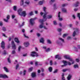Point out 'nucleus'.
I'll return each mask as SVG.
<instances>
[{"label": "nucleus", "mask_w": 80, "mask_h": 80, "mask_svg": "<svg viewBox=\"0 0 80 80\" xmlns=\"http://www.w3.org/2000/svg\"><path fill=\"white\" fill-rule=\"evenodd\" d=\"M18 15L20 16L24 17H25V16L27 15V13H26V11H22V9H19L18 11Z\"/></svg>", "instance_id": "1"}, {"label": "nucleus", "mask_w": 80, "mask_h": 80, "mask_svg": "<svg viewBox=\"0 0 80 80\" xmlns=\"http://www.w3.org/2000/svg\"><path fill=\"white\" fill-rule=\"evenodd\" d=\"M64 58L67 60H68L70 62H72V64H73L75 62V61L73 59V58H70V57L68 55H65L64 56Z\"/></svg>", "instance_id": "2"}, {"label": "nucleus", "mask_w": 80, "mask_h": 80, "mask_svg": "<svg viewBox=\"0 0 80 80\" xmlns=\"http://www.w3.org/2000/svg\"><path fill=\"white\" fill-rule=\"evenodd\" d=\"M72 29L74 31L72 33V37H75V35H77V33H78V28H73Z\"/></svg>", "instance_id": "3"}, {"label": "nucleus", "mask_w": 80, "mask_h": 80, "mask_svg": "<svg viewBox=\"0 0 80 80\" xmlns=\"http://www.w3.org/2000/svg\"><path fill=\"white\" fill-rule=\"evenodd\" d=\"M58 39L59 40H60V41H61L62 42V43L58 41H56V43L58 45H63V43H65V41H64V39L62 38H59Z\"/></svg>", "instance_id": "4"}, {"label": "nucleus", "mask_w": 80, "mask_h": 80, "mask_svg": "<svg viewBox=\"0 0 80 80\" xmlns=\"http://www.w3.org/2000/svg\"><path fill=\"white\" fill-rule=\"evenodd\" d=\"M62 63H64V65H62V67H65V66L67 65V64L68 65H71L72 64V63H71L69 62H67L66 61H63Z\"/></svg>", "instance_id": "5"}, {"label": "nucleus", "mask_w": 80, "mask_h": 80, "mask_svg": "<svg viewBox=\"0 0 80 80\" xmlns=\"http://www.w3.org/2000/svg\"><path fill=\"white\" fill-rule=\"evenodd\" d=\"M39 22L40 23H41V24L39 26V28H43V27L44 26H43V25H44V23H43V22H44V21L40 20Z\"/></svg>", "instance_id": "6"}, {"label": "nucleus", "mask_w": 80, "mask_h": 80, "mask_svg": "<svg viewBox=\"0 0 80 80\" xmlns=\"http://www.w3.org/2000/svg\"><path fill=\"white\" fill-rule=\"evenodd\" d=\"M0 78H2L5 79L6 78H8V77L6 74H0Z\"/></svg>", "instance_id": "7"}, {"label": "nucleus", "mask_w": 80, "mask_h": 80, "mask_svg": "<svg viewBox=\"0 0 80 80\" xmlns=\"http://www.w3.org/2000/svg\"><path fill=\"white\" fill-rule=\"evenodd\" d=\"M12 49H14V50L16 49V45L14 43V42L13 41H12Z\"/></svg>", "instance_id": "8"}, {"label": "nucleus", "mask_w": 80, "mask_h": 80, "mask_svg": "<svg viewBox=\"0 0 80 80\" xmlns=\"http://www.w3.org/2000/svg\"><path fill=\"white\" fill-rule=\"evenodd\" d=\"M5 43L4 42L2 41L1 43V48H2V49H4L5 48Z\"/></svg>", "instance_id": "9"}, {"label": "nucleus", "mask_w": 80, "mask_h": 80, "mask_svg": "<svg viewBox=\"0 0 80 80\" xmlns=\"http://www.w3.org/2000/svg\"><path fill=\"white\" fill-rule=\"evenodd\" d=\"M30 24L32 26L33 25L35 24V22L33 20H30Z\"/></svg>", "instance_id": "10"}, {"label": "nucleus", "mask_w": 80, "mask_h": 80, "mask_svg": "<svg viewBox=\"0 0 80 80\" xmlns=\"http://www.w3.org/2000/svg\"><path fill=\"white\" fill-rule=\"evenodd\" d=\"M44 38H41V39L40 40V43H42L43 44L44 43Z\"/></svg>", "instance_id": "11"}, {"label": "nucleus", "mask_w": 80, "mask_h": 80, "mask_svg": "<svg viewBox=\"0 0 80 80\" xmlns=\"http://www.w3.org/2000/svg\"><path fill=\"white\" fill-rule=\"evenodd\" d=\"M24 45L25 47H28L29 45V43L28 42H25L24 43Z\"/></svg>", "instance_id": "12"}, {"label": "nucleus", "mask_w": 80, "mask_h": 80, "mask_svg": "<svg viewBox=\"0 0 80 80\" xmlns=\"http://www.w3.org/2000/svg\"><path fill=\"white\" fill-rule=\"evenodd\" d=\"M31 76L32 78H35L36 76V73L35 72L32 73L31 74Z\"/></svg>", "instance_id": "13"}, {"label": "nucleus", "mask_w": 80, "mask_h": 80, "mask_svg": "<svg viewBox=\"0 0 80 80\" xmlns=\"http://www.w3.org/2000/svg\"><path fill=\"white\" fill-rule=\"evenodd\" d=\"M2 54L3 55H6L7 54H8V52L5 50H4L2 52Z\"/></svg>", "instance_id": "14"}, {"label": "nucleus", "mask_w": 80, "mask_h": 80, "mask_svg": "<svg viewBox=\"0 0 80 80\" xmlns=\"http://www.w3.org/2000/svg\"><path fill=\"white\" fill-rule=\"evenodd\" d=\"M32 54H31V56H32V57H35L36 55H35V53H36V52H32Z\"/></svg>", "instance_id": "15"}, {"label": "nucleus", "mask_w": 80, "mask_h": 80, "mask_svg": "<svg viewBox=\"0 0 80 80\" xmlns=\"http://www.w3.org/2000/svg\"><path fill=\"white\" fill-rule=\"evenodd\" d=\"M14 40L15 42H16V43H20V41H19V40H18V38H15Z\"/></svg>", "instance_id": "16"}, {"label": "nucleus", "mask_w": 80, "mask_h": 80, "mask_svg": "<svg viewBox=\"0 0 80 80\" xmlns=\"http://www.w3.org/2000/svg\"><path fill=\"white\" fill-rule=\"evenodd\" d=\"M72 75L69 74L68 75V77L67 79L68 80H70L71 78H72Z\"/></svg>", "instance_id": "17"}, {"label": "nucleus", "mask_w": 80, "mask_h": 80, "mask_svg": "<svg viewBox=\"0 0 80 80\" xmlns=\"http://www.w3.org/2000/svg\"><path fill=\"white\" fill-rule=\"evenodd\" d=\"M60 12H59L58 13V17L59 18V20H63V19L62 18H60Z\"/></svg>", "instance_id": "18"}, {"label": "nucleus", "mask_w": 80, "mask_h": 80, "mask_svg": "<svg viewBox=\"0 0 80 80\" xmlns=\"http://www.w3.org/2000/svg\"><path fill=\"white\" fill-rule=\"evenodd\" d=\"M3 68L5 71L6 72H9V71L8 70V69L6 67H4Z\"/></svg>", "instance_id": "19"}, {"label": "nucleus", "mask_w": 80, "mask_h": 80, "mask_svg": "<svg viewBox=\"0 0 80 80\" xmlns=\"http://www.w3.org/2000/svg\"><path fill=\"white\" fill-rule=\"evenodd\" d=\"M61 80H65V78L64 77V73L62 74V77L61 78Z\"/></svg>", "instance_id": "20"}, {"label": "nucleus", "mask_w": 80, "mask_h": 80, "mask_svg": "<svg viewBox=\"0 0 80 80\" xmlns=\"http://www.w3.org/2000/svg\"><path fill=\"white\" fill-rule=\"evenodd\" d=\"M67 70H69V71H70V69H65L62 70V72H66V71H67Z\"/></svg>", "instance_id": "21"}, {"label": "nucleus", "mask_w": 80, "mask_h": 80, "mask_svg": "<svg viewBox=\"0 0 80 80\" xmlns=\"http://www.w3.org/2000/svg\"><path fill=\"white\" fill-rule=\"evenodd\" d=\"M47 18H48V19H50V18H52V16L51 15H48L47 16Z\"/></svg>", "instance_id": "22"}, {"label": "nucleus", "mask_w": 80, "mask_h": 80, "mask_svg": "<svg viewBox=\"0 0 80 80\" xmlns=\"http://www.w3.org/2000/svg\"><path fill=\"white\" fill-rule=\"evenodd\" d=\"M47 42L48 43H49V44H52V42L50 39H48L47 40Z\"/></svg>", "instance_id": "23"}, {"label": "nucleus", "mask_w": 80, "mask_h": 80, "mask_svg": "<svg viewBox=\"0 0 80 80\" xmlns=\"http://www.w3.org/2000/svg\"><path fill=\"white\" fill-rule=\"evenodd\" d=\"M25 3H26V4H27V5H29V4H30V1L28 0H27L25 2Z\"/></svg>", "instance_id": "24"}, {"label": "nucleus", "mask_w": 80, "mask_h": 80, "mask_svg": "<svg viewBox=\"0 0 80 80\" xmlns=\"http://www.w3.org/2000/svg\"><path fill=\"white\" fill-rule=\"evenodd\" d=\"M62 12L64 13L67 12V9L65 8H63L62 10Z\"/></svg>", "instance_id": "25"}, {"label": "nucleus", "mask_w": 80, "mask_h": 80, "mask_svg": "<svg viewBox=\"0 0 80 80\" xmlns=\"http://www.w3.org/2000/svg\"><path fill=\"white\" fill-rule=\"evenodd\" d=\"M78 4H79V2H76L75 4L74 5L75 7H78Z\"/></svg>", "instance_id": "26"}, {"label": "nucleus", "mask_w": 80, "mask_h": 80, "mask_svg": "<svg viewBox=\"0 0 80 80\" xmlns=\"http://www.w3.org/2000/svg\"><path fill=\"white\" fill-rule=\"evenodd\" d=\"M24 1L23 0H21V5H23L24 3Z\"/></svg>", "instance_id": "27"}, {"label": "nucleus", "mask_w": 80, "mask_h": 80, "mask_svg": "<svg viewBox=\"0 0 80 80\" xmlns=\"http://www.w3.org/2000/svg\"><path fill=\"white\" fill-rule=\"evenodd\" d=\"M37 20V17H35L34 18H31L30 20Z\"/></svg>", "instance_id": "28"}, {"label": "nucleus", "mask_w": 80, "mask_h": 80, "mask_svg": "<svg viewBox=\"0 0 80 80\" xmlns=\"http://www.w3.org/2000/svg\"><path fill=\"white\" fill-rule=\"evenodd\" d=\"M2 30L3 31V32H5V31H7V29H6V28L5 27H3L2 28Z\"/></svg>", "instance_id": "29"}, {"label": "nucleus", "mask_w": 80, "mask_h": 80, "mask_svg": "<svg viewBox=\"0 0 80 80\" xmlns=\"http://www.w3.org/2000/svg\"><path fill=\"white\" fill-rule=\"evenodd\" d=\"M74 68H78V64L74 65Z\"/></svg>", "instance_id": "30"}, {"label": "nucleus", "mask_w": 80, "mask_h": 80, "mask_svg": "<svg viewBox=\"0 0 80 80\" xmlns=\"http://www.w3.org/2000/svg\"><path fill=\"white\" fill-rule=\"evenodd\" d=\"M19 68V64H17L16 66V70H17L18 68Z\"/></svg>", "instance_id": "31"}, {"label": "nucleus", "mask_w": 80, "mask_h": 80, "mask_svg": "<svg viewBox=\"0 0 80 80\" xmlns=\"http://www.w3.org/2000/svg\"><path fill=\"white\" fill-rule=\"evenodd\" d=\"M52 67H49V71L50 72H52Z\"/></svg>", "instance_id": "32"}, {"label": "nucleus", "mask_w": 80, "mask_h": 80, "mask_svg": "<svg viewBox=\"0 0 80 80\" xmlns=\"http://www.w3.org/2000/svg\"><path fill=\"white\" fill-rule=\"evenodd\" d=\"M37 72L38 73V75H39L40 74H39L41 72V71L40 69H38V70Z\"/></svg>", "instance_id": "33"}, {"label": "nucleus", "mask_w": 80, "mask_h": 80, "mask_svg": "<svg viewBox=\"0 0 80 80\" xmlns=\"http://www.w3.org/2000/svg\"><path fill=\"white\" fill-rule=\"evenodd\" d=\"M43 2L40 1L39 2V4L40 5H42V4H43Z\"/></svg>", "instance_id": "34"}, {"label": "nucleus", "mask_w": 80, "mask_h": 80, "mask_svg": "<svg viewBox=\"0 0 80 80\" xmlns=\"http://www.w3.org/2000/svg\"><path fill=\"white\" fill-rule=\"evenodd\" d=\"M8 62L9 63H11V60L10 59V58H8Z\"/></svg>", "instance_id": "35"}, {"label": "nucleus", "mask_w": 80, "mask_h": 80, "mask_svg": "<svg viewBox=\"0 0 80 80\" xmlns=\"http://www.w3.org/2000/svg\"><path fill=\"white\" fill-rule=\"evenodd\" d=\"M29 15L30 16H32V15H33V12L31 11L29 13Z\"/></svg>", "instance_id": "36"}, {"label": "nucleus", "mask_w": 80, "mask_h": 80, "mask_svg": "<svg viewBox=\"0 0 80 80\" xmlns=\"http://www.w3.org/2000/svg\"><path fill=\"white\" fill-rule=\"evenodd\" d=\"M13 9L14 11H17V6H14L13 8Z\"/></svg>", "instance_id": "37"}, {"label": "nucleus", "mask_w": 80, "mask_h": 80, "mask_svg": "<svg viewBox=\"0 0 80 80\" xmlns=\"http://www.w3.org/2000/svg\"><path fill=\"white\" fill-rule=\"evenodd\" d=\"M50 48H48L46 49L45 50V51H46L47 52H50Z\"/></svg>", "instance_id": "38"}, {"label": "nucleus", "mask_w": 80, "mask_h": 80, "mask_svg": "<svg viewBox=\"0 0 80 80\" xmlns=\"http://www.w3.org/2000/svg\"><path fill=\"white\" fill-rule=\"evenodd\" d=\"M50 65L52 66L53 65V61L52 60H51L50 61Z\"/></svg>", "instance_id": "39"}, {"label": "nucleus", "mask_w": 80, "mask_h": 80, "mask_svg": "<svg viewBox=\"0 0 80 80\" xmlns=\"http://www.w3.org/2000/svg\"><path fill=\"white\" fill-rule=\"evenodd\" d=\"M25 24V22H23L22 24L21 25H20V27H23V25H24Z\"/></svg>", "instance_id": "40"}, {"label": "nucleus", "mask_w": 80, "mask_h": 80, "mask_svg": "<svg viewBox=\"0 0 80 80\" xmlns=\"http://www.w3.org/2000/svg\"><path fill=\"white\" fill-rule=\"evenodd\" d=\"M32 70H33V67H32L29 68V70L30 72H32Z\"/></svg>", "instance_id": "41"}, {"label": "nucleus", "mask_w": 80, "mask_h": 80, "mask_svg": "<svg viewBox=\"0 0 80 80\" xmlns=\"http://www.w3.org/2000/svg\"><path fill=\"white\" fill-rule=\"evenodd\" d=\"M57 30H58V32H60L62 31V29L60 28H58L57 29Z\"/></svg>", "instance_id": "42"}, {"label": "nucleus", "mask_w": 80, "mask_h": 80, "mask_svg": "<svg viewBox=\"0 0 80 80\" xmlns=\"http://www.w3.org/2000/svg\"><path fill=\"white\" fill-rule=\"evenodd\" d=\"M23 73V75H26V70H24Z\"/></svg>", "instance_id": "43"}, {"label": "nucleus", "mask_w": 80, "mask_h": 80, "mask_svg": "<svg viewBox=\"0 0 80 80\" xmlns=\"http://www.w3.org/2000/svg\"><path fill=\"white\" fill-rule=\"evenodd\" d=\"M59 57V55L58 54L57 55H56L55 56V58H58Z\"/></svg>", "instance_id": "44"}, {"label": "nucleus", "mask_w": 80, "mask_h": 80, "mask_svg": "<svg viewBox=\"0 0 80 80\" xmlns=\"http://www.w3.org/2000/svg\"><path fill=\"white\" fill-rule=\"evenodd\" d=\"M78 17L79 18V19L80 20V13H78Z\"/></svg>", "instance_id": "45"}, {"label": "nucleus", "mask_w": 80, "mask_h": 80, "mask_svg": "<svg viewBox=\"0 0 80 80\" xmlns=\"http://www.w3.org/2000/svg\"><path fill=\"white\" fill-rule=\"evenodd\" d=\"M16 53V52L15 50H13L12 52V54H15Z\"/></svg>", "instance_id": "46"}, {"label": "nucleus", "mask_w": 80, "mask_h": 80, "mask_svg": "<svg viewBox=\"0 0 80 80\" xmlns=\"http://www.w3.org/2000/svg\"><path fill=\"white\" fill-rule=\"evenodd\" d=\"M54 25H57V22L55 21H53Z\"/></svg>", "instance_id": "47"}, {"label": "nucleus", "mask_w": 80, "mask_h": 80, "mask_svg": "<svg viewBox=\"0 0 80 80\" xmlns=\"http://www.w3.org/2000/svg\"><path fill=\"white\" fill-rule=\"evenodd\" d=\"M23 35L25 38H28V37L26 36V35L24 33L23 34Z\"/></svg>", "instance_id": "48"}, {"label": "nucleus", "mask_w": 80, "mask_h": 80, "mask_svg": "<svg viewBox=\"0 0 80 80\" xmlns=\"http://www.w3.org/2000/svg\"><path fill=\"white\" fill-rule=\"evenodd\" d=\"M47 17V14H45L43 16V18H45Z\"/></svg>", "instance_id": "49"}, {"label": "nucleus", "mask_w": 80, "mask_h": 80, "mask_svg": "<svg viewBox=\"0 0 80 80\" xmlns=\"http://www.w3.org/2000/svg\"><path fill=\"white\" fill-rule=\"evenodd\" d=\"M68 35V34H64V35H63V38H64V37H67V36Z\"/></svg>", "instance_id": "50"}, {"label": "nucleus", "mask_w": 80, "mask_h": 80, "mask_svg": "<svg viewBox=\"0 0 80 80\" xmlns=\"http://www.w3.org/2000/svg\"><path fill=\"white\" fill-rule=\"evenodd\" d=\"M58 69H56L54 70V72H53V73H57V72H58Z\"/></svg>", "instance_id": "51"}, {"label": "nucleus", "mask_w": 80, "mask_h": 80, "mask_svg": "<svg viewBox=\"0 0 80 80\" xmlns=\"http://www.w3.org/2000/svg\"><path fill=\"white\" fill-rule=\"evenodd\" d=\"M0 26H1V27L3 26V22H0Z\"/></svg>", "instance_id": "52"}, {"label": "nucleus", "mask_w": 80, "mask_h": 80, "mask_svg": "<svg viewBox=\"0 0 80 80\" xmlns=\"http://www.w3.org/2000/svg\"><path fill=\"white\" fill-rule=\"evenodd\" d=\"M74 50H75V52H78V49H77V48L76 47H75Z\"/></svg>", "instance_id": "53"}, {"label": "nucleus", "mask_w": 80, "mask_h": 80, "mask_svg": "<svg viewBox=\"0 0 80 80\" xmlns=\"http://www.w3.org/2000/svg\"><path fill=\"white\" fill-rule=\"evenodd\" d=\"M67 4H63L62 5V6L63 7H65V6H67Z\"/></svg>", "instance_id": "54"}, {"label": "nucleus", "mask_w": 80, "mask_h": 80, "mask_svg": "<svg viewBox=\"0 0 80 80\" xmlns=\"http://www.w3.org/2000/svg\"><path fill=\"white\" fill-rule=\"evenodd\" d=\"M53 7H54V9H57V8H56V4H54Z\"/></svg>", "instance_id": "55"}, {"label": "nucleus", "mask_w": 80, "mask_h": 80, "mask_svg": "<svg viewBox=\"0 0 80 80\" xmlns=\"http://www.w3.org/2000/svg\"><path fill=\"white\" fill-rule=\"evenodd\" d=\"M71 38V37L68 36L67 38V40H70Z\"/></svg>", "instance_id": "56"}, {"label": "nucleus", "mask_w": 80, "mask_h": 80, "mask_svg": "<svg viewBox=\"0 0 80 80\" xmlns=\"http://www.w3.org/2000/svg\"><path fill=\"white\" fill-rule=\"evenodd\" d=\"M21 48H22V47H21V46H19L18 47V51L19 52H20V49H21Z\"/></svg>", "instance_id": "57"}, {"label": "nucleus", "mask_w": 80, "mask_h": 80, "mask_svg": "<svg viewBox=\"0 0 80 80\" xmlns=\"http://www.w3.org/2000/svg\"><path fill=\"white\" fill-rule=\"evenodd\" d=\"M7 20H9L10 18V15H8L7 16Z\"/></svg>", "instance_id": "58"}, {"label": "nucleus", "mask_w": 80, "mask_h": 80, "mask_svg": "<svg viewBox=\"0 0 80 80\" xmlns=\"http://www.w3.org/2000/svg\"><path fill=\"white\" fill-rule=\"evenodd\" d=\"M41 75L42 77H44L45 76V73H42L41 74Z\"/></svg>", "instance_id": "59"}, {"label": "nucleus", "mask_w": 80, "mask_h": 80, "mask_svg": "<svg viewBox=\"0 0 80 80\" xmlns=\"http://www.w3.org/2000/svg\"><path fill=\"white\" fill-rule=\"evenodd\" d=\"M38 62H35V65H36V66H37V65H38Z\"/></svg>", "instance_id": "60"}, {"label": "nucleus", "mask_w": 80, "mask_h": 80, "mask_svg": "<svg viewBox=\"0 0 80 80\" xmlns=\"http://www.w3.org/2000/svg\"><path fill=\"white\" fill-rule=\"evenodd\" d=\"M43 11H44V12H46V8H45V7H44L43 8Z\"/></svg>", "instance_id": "61"}, {"label": "nucleus", "mask_w": 80, "mask_h": 80, "mask_svg": "<svg viewBox=\"0 0 80 80\" xmlns=\"http://www.w3.org/2000/svg\"><path fill=\"white\" fill-rule=\"evenodd\" d=\"M59 25L61 27H62V23H59Z\"/></svg>", "instance_id": "62"}, {"label": "nucleus", "mask_w": 80, "mask_h": 80, "mask_svg": "<svg viewBox=\"0 0 80 80\" xmlns=\"http://www.w3.org/2000/svg\"><path fill=\"white\" fill-rule=\"evenodd\" d=\"M72 17L73 18V19H75V15H72Z\"/></svg>", "instance_id": "63"}, {"label": "nucleus", "mask_w": 80, "mask_h": 80, "mask_svg": "<svg viewBox=\"0 0 80 80\" xmlns=\"http://www.w3.org/2000/svg\"><path fill=\"white\" fill-rule=\"evenodd\" d=\"M23 57H27V54H23Z\"/></svg>", "instance_id": "64"}]
</instances>
